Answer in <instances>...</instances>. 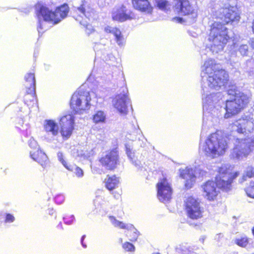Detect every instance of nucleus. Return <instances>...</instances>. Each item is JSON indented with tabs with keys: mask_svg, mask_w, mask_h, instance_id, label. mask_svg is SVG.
Segmentation results:
<instances>
[{
	"mask_svg": "<svg viewBox=\"0 0 254 254\" xmlns=\"http://www.w3.org/2000/svg\"><path fill=\"white\" fill-rule=\"evenodd\" d=\"M194 249L185 245H181L177 248L179 252H182L183 254H197L192 251Z\"/></svg>",
	"mask_w": 254,
	"mask_h": 254,
	"instance_id": "obj_30",
	"label": "nucleus"
},
{
	"mask_svg": "<svg viewBox=\"0 0 254 254\" xmlns=\"http://www.w3.org/2000/svg\"><path fill=\"white\" fill-rule=\"evenodd\" d=\"M104 30L106 33L112 34L115 36V41L119 47H123L125 45V38L119 29L107 25L104 27Z\"/></svg>",
	"mask_w": 254,
	"mask_h": 254,
	"instance_id": "obj_18",
	"label": "nucleus"
},
{
	"mask_svg": "<svg viewBox=\"0 0 254 254\" xmlns=\"http://www.w3.org/2000/svg\"><path fill=\"white\" fill-rule=\"evenodd\" d=\"M201 89L204 118L200 134L199 150L205 156L215 158L225 154L228 149V138L221 130H217L203 138L207 127L215 125L221 116L220 103L223 102L220 92L215 93L228 81V74L212 59L206 60L201 66Z\"/></svg>",
	"mask_w": 254,
	"mask_h": 254,
	"instance_id": "obj_1",
	"label": "nucleus"
},
{
	"mask_svg": "<svg viewBox=\"0 0 254 254\" xmlns=\"http://www.w3.org/2000/svg\"><path fill=\"white\" fill-rule=\"evenodd\" d=\"M254 176V169L252 167H248L247 168L245 174L243 176L244 181L246 180V178H252Z\"/></svg>",
	"mask_w": 254,
	"mask_h": 254,
	"instance_id": "obj_33",
	"label": "nucleus"
},
{
	"mask_svg": "<svg viewBox=\"0 0 254 254\" xmlns=\"http://www.w3.org/2000/svg\"><path fill=\"white\" fill-rule=\"evenodd\" d=\"M157 6L161 10L166 11L170 8V3L167 0H156Z\"/></svg>",
	"mask_w": 254,
	"mask_h": 254,
	"instance_id": "obj_28",
	"label": "nucleus"
},
{
	"mask_svg": "<svg viewBox=\"0 0 254 254\" xmlns=\"http://www.w3.org/2000/svg\"><path fill=\"white\" fill-rule=\"evenodd\" d=\"M85 235H83L82 237H81V244L82 245V247L84 248H87V245L84 244L83 243V241L85 238Z\"/></svg>",
	"mask_w": 254,
	"mask_h": 254,
	"instance_id": "obj_45",
	"label": "nucleus"
},
{
	"mask_svg": "<svg viewBox=\"0 0 254 254\" xmlns=\"http://www.w3.org/2000/svg\"><path fill=\"white\" fill-rule=\"evenodd\" d=\"M175 8L182 15H189L194 20L197 16V8L189 0H176Z\"/></svg>",
	"mask_w": 254,
	"mask_h": 254,
	"instance_id": "obj_13",
	"label": "nucleus"
},
{
	"mask_svg": "<svg viewBox=\"0 0 254 254\" xmlns=\"http://www.w3.org/2000/svg\"><path fill=\"white\" fill-rule=\"evenodd\" d=\"M233 92L232 91H228V94H232V93H231V92Z\"/></svg>",
	"mask_w": 254,
	"mask_h": 254,
	"instance_id": "obj_48",
	"label": "nucleus"
},
{
	"mask_svg": "<svg viewBox=\"0 0 254 254\" xmlns=\"http://www.w3.org/2000/svg\"><path fill=\"white\" fill-rule=\"evenodd\" d=\"M25 87L27 89V92L29 94L35 93V78L34 73H28L25 76Z\"/></svg>",
	"mask_w": 254,
	"mask_h": 254,
	"instance_id": "obj_21",
	"label": "nucleus"
},
{
	"mask_svg": "<svg viewBox=\"0 0 254 254\" xmlns=\"http://www.w3.org/2000/svg\"><path fill=\"white\" fill-rule=\"evenodd\" d=\"M227 28L224 24L217 20L211 25L208 48L213 55L222 52L229 39Z\"/></svg>",
	"mask_w": 254,
	"mask_h": 254,
	"instance_id": "obj_4",
	"label": "nucleus"
},
{
	"mask_svg": "<svg viewBox=\"0 0 254 254\" xmlns=\"http://www.w3.org/2000/svg\"><path fill=\"white\" fill-rule=\"evenodd\" d=\"M74 117L70 114L61 117L60 120L61 133L65 139L68 138L72 134L74 129Z\"/></svg>",
	"mask_w": 254,
	"mask_h": 254,
	"instance_id": "obj_16",
	"label": "nucleus"
},
{
	"mask_svg": "<svg viewBox=\"0 0 254 254\" xmlns=\"http://www.w3.org/2000/svg\"><path fill=\"white\" fill-rule=\"evenodd\" d=\"M80 24L82 25L83 26H84L86 28V32L88 34H90L92 33L93 31H94V29L92 27V26L90 24H89L87 23L86 21L84 22L83 21L80 22Z\"/></svg>",
	"mask_w": 254,
	"mask_h": 254,
	"instance_id": "obj_35",
	"label": "nucleus"
},
{
	"mask_svg": "<svg viewBox=\"0 0 254 254\" xmlns=\"http://www.w3.org/2000/svg\"><path fill=\"white\" fill-rule=\"evenodd\" d=\"M106 115L103 111H98L93 116V121L96 124L104 123L106 120Z\"/></svg>",
	"mask_w": 254,
	"mask_h": 254,
	"instance_id": "obj_27",
	"label": "nucleus"
},
{
	"mask_svg": "<svg viewBox=\"0 0 254 254\" xmlns=\"http://www.w3.org/2000/svg\"><path fill=\"white\" fill-rule=\"evenodd\" d=\"M233 167L229 164H223L218 169V174L216 175L215 181H208L201 187L203 195L209 200H213L217 196L221 189L227 191L231 187L234 179L238 176V173L232 172Z\"/></svg>",
	"mask_w": 254,
	"mask_h": 254,
	"instance_id": "obj_2",
	"label": "nucleus"
},
{
	"mask_svg": "<svg viewBox=\"0 0 254 254\" xmlns=\"http://www.w3.org/2000/svg\"><path fill=\"white\" fill-rule=\"evenodd\" d=\"M85 235H83L82 237H81V244L82 245V247L84 248H87V245L84 244L83 243V241L85 238Z\"/></svg>",
	"mask_w": 254,
	"mask_h": 254,
	"instance_id": "obj_44",
	"label": "nucleus"
},
{
	"mask_svg": "<svg viewBox=\"0 0 254 254\" xmlns=\"http://www.w3.org/2000/svg\"><path fill=\"white\" fill-rule=\"evenodd\" d=\"M90 93L80 88L72 95L70 100V107L75 113L82 114L90 109Z\"/></svg>",
	"mask_w": 254,
	"mask_h": 254,
	"instance_id": "obj_7",
	"label": "nucleus"
},
{
	"mask_svg": "<svg viewBox=\"0 0 254 254\" xmlns=\"http://www.w3.org/2000/svg\"><path fill=\"white\" fill-rule=\"evenodd\" d=\"M49 213L50 215H53L54 213V210L53 209H50L49 211Z\"/></svg>",
	"mask_w": 254,
	"mask_h": 254,
	"instance_id": "obj_47",
	"label": "nucleus"
},
{
	"mask_svg": "<svg viewBox=\"0 0 254 254\" xmlns=\"http://www.w3.org/2000/svg\"><path fill=\"white\" fill-rule=\"evenodd\" d=\"M254 127V119L250 115H244L241 118L235 121L232 125L233 132L243 133L247 130L250 132Z\"/></svg>",
	"mask_w": 254,
	"mask_h": 254,
	"instance_id": "obj_11",
	"label": "nucleus"
},
{
	"mask_svg": "<svg viewBox=\"0 0 254 254\" xmlns=\"http://www.w3.org/2000/svg\"><path fill=\"white\" fill-rule=\"evenodd\" d=\"M66 169L69 171L73 172L78 178H81L83 176V170L76 165H69Z\"/></svg>",
	"mask_w": 254,
	"mask_h": 254,
	"instance_id": "obj_29",
	"label": "nucleus"
},
{
	"mask_svg": "<svg viewBox=\"0 0 254 254\" xmlns=\"http://www.w3.org/2000/svg\"><path fill=\"white\" fill-rule=\"evenodd\" d=\"M77 11L80 13V16L83 17L84 16L89 20L92 18L94 15V12L93 9H85L83 4L81 5L80 6L76 7Z\"/></svg>",
	"mask_w": 254,
	"mask_h": 254,
	"instance_id": "obj_26",
	"label": "nucleus"
},
{
	"mask_svg": "<svg viewBox=\"0 0 254 254\" xmlns=\"http://www.w3.org/2000/svg\"><path fill=\"white\" fill-rule=\"evenodd\" d=\"M29 145L32 150H36L40 149L39 146L37 141L33 138H31L29 141Z\"/></svg>",
	"mask_w": 254,
	"mask_h": 254,
	"instance_id": "obj_38",
	"label": "nucleus"
},
{
	"mask_svg": "<svg viewBox=\"0 0 254 254\" xmlns=\"http://www.w3.org/2000/svg\"><path fill=\"white\" fill-rule=\"evenodd\" d=\"M254 150V138H236L230 156L233 159L242 161L247 158Z\"/></svg>",
	"mask_w": 254,
	"mask_h": 254,
	"instance_id": "obj_5",
	"label": "nucleus"
},
{
	"mask_svg": "<svg viewBox=\"0 0 254 254\" xmlns=\"http://www.w3.org/2000/svg\"><path fill=\"white\" fill-rule=\"evenodd\" d=\"M135 234V236H137V234H136L135 232H134Z\"/></svg>",
	"mask_w": 254,
	"mask_h": 254,
	"instance_id": "obj_50",
	"label": "nucleus"
},
{
	"mask_svg": "<svg viewBox=\"0 0 254 254\" xmlns=\"http://www.w3.org/2000/svg\"><path fill=\"white\" fill-rule=\"evenodd\" d=\"M130 103L127 88L123 86L120 89V93L113 99V106L121 114L125 115L128 112V106Z\"/></svg>",
	"mask_w": 254,
	"mask_h": 254,
	"instance_id": "obj_9",
	"label": "nucleus"
},
{
	"mask_svg": "<svg viewBox=\"0 0 254 254\" xmlns=\"http://www.w3.org/2000/svg\"><path fill=\"white\" fill-rule=\"evenodd\" d=\"M14 220H15V218L12 215H11L9 213L6 214L5 220H4L5 223H10L13 222Z\"/></svg>",
	"mask_w": 254,
	"mask_h": 254,
	"instance_id": "obj_40",
	"label": "nucleus"
},
{
	"mask_svg": "<svg viewBox=\"0 0 254 254\" xmlns=\"http://www.w3.org/2000/svg\"><path fill=\"white\" fill-rule=\"evenodd\" d=\"M64 200V196L62 194H58L55 197V201L58 204H62Z\"/></svg>",
	"mask_w": 254,
	"mask_h": 254,
	"instance_id": "obj_41",
	"label": "nucleus"
},
{
	"mask_svg": "<svg viewBox=\"0 0 254 254\" xmlns=\"http://www.w3.org/2000/svg\"><path fill=\"white\" fill-rule=\"evenodd\" d=\"M251 46L252 48L254 49V40H251V43H250Z\"/></svg>",
	"mask_w": 254,
	"mask_h": 254,
	"instance_id": "obj_46",
	"label": "nucleus"
},
{
	"mask_svg": "<svg viewBox=\"0 0 254 254\" xmlns=\"http://www.w3.org/2000/svg\"><path fill=\"white\" fill-rule=\"evenodd\" d=\"M179 172L180 177L185 180V186L187 189L192 187L196 178L202 177L207 174L203 169V166L201 165L195 166L194 169L188 167L185 169H180Z\"/></svg>",
	"mask_w": 254,
	"mask_h": 254,
	"instance_id": "obj_8",
	"label": "nucleus"
},
{
	"mask_svg": "<svg viewBox=\"0 0 254 254\" xmlns=\"http://www.w3.org/2000/svg\"><path fill=\"white\" fill-rule=\"evenodd\" d=\"M35 9V13L38 21L37 30L39 35L43 33L46 30V22L57 24L66 17L69 11L67 4H64L57 8L55 11L41 4L37 5Z\"/></svg>",
	"mask_w": 254,
	"mask_h": 254,
	"instance_id": "obj_3",
	"label": "nucleus"
},
{
	"mask_svg": "<svg viewBox=\"0 0 254 254\" xmlns=\"http://www.w3.org/2000/svg\"><path fill=\"white\" fill-rule=\"evenodd\" d=\"M102 165L105 169L112 170L120 164L119 153L117 148L108 151L100 160Z\"/></svg>",
	"mask_w": 254,
	"mask_h": 254,
	"instance_id": "obj_15",
	"label": "nucleus"
},
{
	"mask_svg": "<svg viewBox=\"0 0 254 254\" xmlns=\"http://www.w3.org/2000/svg\"><path fill=\"white\" fill-rule=\"evenodd\" d=\"M249 97L245 94L240 91L235 92L234 99L225 101V119L231 118L238 114L249 103Z\"/></svg>",
	"mask_w": 254,
	"mask_h": 254,
	"instance_id": "obj_6",
	"label": "nucleus"
},
{
	"mask_svg": "<svg viewBox=\"0 0 254 254\" xmlns=\"http://www.w3.org/2000/svg\"><path fill=\"white\" fill-rule=\"evenodd\" d=\"M173 21H175V22H176L177 23H182V22L183 21V19L181 17H176L173 18Z\"/></svg>",
	"mask_w": 254,
	"mask_h": 254,
	"instance_id": "obj_42",
	"label": "nucleus"
},
{
	"mask_svg": "<svg viewBox=\"0 0 254 254\" xmlns=\"http://www.w3.org/2000/svg\"><path fill=\"white\" fill-rule=\"evenodd\" d=\"M109 219L112 224V225L115 227H118L121 229H127L128 230H134L136 231V230L134 228L133 225L131 224H126L123 223L122 221H120L116 219V218L113 216H109Z\"/></svg>",
	"mask_w": 254,
	"mask_h": 254,
	"instance_id": "obj_24",
	"label": "nucleus"
},
{
	"mask_svg": "<svg viewBox=\"0 0 254 254\" xmlns=\"http://www.w3.org/2000/svg\"><path fill=\"white\" fill-rule=\"evenodd\" d=\"M31 158L38 162L43 168H45L48 163L46 154L40 149L31 150L30 152Z\"/></svg>",
	"mask_w": 254,
	"mask_h": 254,
	"instance_id": "obj_19",
	"label": "nucleus"
},
{
	"mask_svg": "<svg viewBox=\"0 0 254 254\" xmlns=\"http://www.w3.org/2000/svg\"><path fill=\"white\" fill-rule=\"evenodd\" d=\"M85 235H83L82 237H81V244L82 245V247L84 248H87V245L84 244L83 243V241L85 238Z\"/></svg>",
	"mask_w": 254,
	"mask_h": 254,
	"instance_id": "obj_43",
	"label": "nucleus"
},
{
	"mask_svg": "<svg viewBox=\"0 0 254 254\" xmlns=\"http://www.w3.org/2000/svg\"><path fill=\"white\" fill-rule=\"evenodd\" d=\"M120 183L119 178L116 176H108L105 180V185L107 189L110 190H113L118 187Z\"/></svg>",
	"mask_w": 254,
	"mask_h": 254,
	"instance_id": "obj_25",
	"label": "nucleus"
},
{
	"mask_svg": "<svg viewBox=\"0 0 254 254\" xmlns=\"http://www.w3.org/2000/svg\"><path fill=\"white\" fill-rule=\"evenodd\" d=\"M112 18L114 21L124 22L134 18L133 14L123 5L115 6L111 12Z\"/></svg>",
	"mask_w": 254,
	"mask_h": 254,
	"instance_id": "obj_17",
	"label": "nucleus"
},
{
	"mask_svg": "<svg viewBox=\"0 0 254 254\" xmlns=\"http://www.w3.org/2000/svg\"><path fill=\"white\" fill-rule=\"evenodd\" d=\"M119 240H120V242L121 243H122V242H123V239H122V238H120Z\"/></svg>",
	"mask_w": 254,
	"mask_h": 254,
	"instance_id": "obj_49",
	"label": "nucleus"
},
{
	"mask_svg": "<svg viewBox=\"0 0 254 254\" xmlns=\"http://www.w3.org/2000/svg\"><path fill=\"white\" fill-rule=\"evenodd\" d=\"M156 187L159 200L163 203L170 201L172 198V189L168 180L165 178L161 179Z\"/></svg>",
	"mask_w": 254,
	"mask_h": 254,
	"instance_id": "obj_14",
	"label": "nucleus"
},
{
	"mask_svg": "<svg viewBox=\"0 0 254 254\" xmlns=\"http://www.w3.org/2000/svg\"><path fill=\"white\" fill-rule=\"evenodd\" d=\"M57 156L59 161L61 162L64 166L66 169L69 165H68L66 162L64 160L63 153L61 152H58Z\"/></svg>",
	"mask_w": 254,
	"mask_h": 254,
	"instance_id": "obj_39",
	"label": "nucleus"
},
{
	"mask_svg": "<svg viewBox=\"0 0 254 254\" xmlns=\"http://www.w3.org/2000/svg\"><path fill=\"white\" fill-rule=\"evenodd\" d=\"M44 128L46 132L53 136H56L59 133V127L58 125L53 120H45Z\"/></svg>",
	"mask_w": 254,
	"mask_h": 254,
	"instance_id": "obj_23",
	"label": "nucleus"
},
{
	"mask_svg": "<svg viewBox=\"0 0 254 254\" xmlns=\"http://www.w3.org/2000/svg\"><path fill=\"white\" fill-rule=\"evenodd\" d=\"M63 220L64 223L66 225H71L75 221V217L73 215H71L69 216L64 217Z\"/></svg>",
	"mask_w": 254,
	"mask_h": 254,
	"instance_id": "obj_36",
	"label": "nucleus"
},
{
	"mask_svg": "<svg viewBox=\"0 0 254 254\" xmlns=\"http://www.w3.org/2000/svg\"><path fill=\"white\" fill-rule=\"evenodd\" d=\"M125 146L126 154L130 161L137 169H140L141 168V162L137 159L132 146L128 144H126Z\"/></svg>",
	"mask_w": 254,
	"mask_h": 254,
	"instance_id": "obj_22",
	"label": "nucleus"
},
{
	"mask_svg": "<svg viewBox=\"0 0 254 254\" xmlns=\"http://www.w3.org/2000/svg\"><path fill=\"white\" fill-rule=\"evenodd\" d=\"M245 191L248 196L254 198V182L250 183L249 186L245 189Z\"/></svg>",
	"mask_w": 254,
	"mask_h": 254,
	"instance_id": "obj_31",
	"label": "nucleus"
},
{
	"mask_svg": "<svg viewBox=\"0 0 254 254\" xmlns=\"http://www.w3.org/2000/svg\"><path fill=\"white\" fill-rule=\"evenodd\" d=\"M133 7L139 11L151 13L152 11L151 6L148 0H132Z\"/></svg>",
	"mask_w": 254,
	"mask_h": 254,
	"instance_id": "obj_20",
	"label": "nucleus"
},
{
	"mask_svg": "<svg viewBox=\"0 0 254 254\" xmlns=\"http://www.w3.org/2000/svg\"><path fill=\"white\" fill-rule=\"evenodd\" d=\"M248 46L246 44H242L240 46L239 51L242 56H246L248 53Z\"/></svg>",
	"mask_w": 254,
	"mask_h": 254,
	"instance_id": "obj_37",
	"label": "nucleus"
},
{
	"mask_svg": "<svg viewBox=\"0 0 254 254\" xmlns=\"http://www.w3.org/2000/svg\"><path fill=\"white\" fill-rule=\"evenodd\" d=\"M123 248L127 252H133L135 251V247L129 242H126L123 244Z\"/></svg>",
	"mask_w": 254,
	"mask_h": 254,
	"instance_id": "obj_34",
	"label": "nucleus"
},
{
	"mask_svg": "<svg viewBox=\"0 0 254 254\" xmlns=\"http://www.w3.org/2000/svg\"><path fill=\"white\" fill-rule=\"evenodd\" d=\"M185 209L188 216L191 219L197 220L202 217L204 209L200 206L198 200L193 197L187 198Z\"/></svg>",
	"mask_w": 254,
	"mask_h": 254,
	"instance_id": "obj_10",
	"label": "nucleus"
},
{
	"mask_svg": "<svg viewBox=\"0 0 254 254\" xmlns=\"http://www.w3.org/2000/svg\"><path fill=\"white\" fill-rule=\"evenodd\" d=\"M235 243L239 246L245 247L248 243V239L246 237H242L240 238H237L235 240Z\"/></svg>",
	"mask_w": 254,
	"mask_h": 254,
	"instance_id": "obj_32",
	"label": "nucleus"
},
{
	"mask_svg": "<svg viewBox=\"0 0 254 254\" xmlns=\"http://www.w3.org/2000/svg\"><path fill=\"white\" fill-rule=\"evenodd\" d=\"M235 9L236 8L233 7L231 8L227 7L220 8L216 12L217 20L220 21L225 25L230 22L238 21L240 17Z\"/></svg>",
	"mask_w": 254,
	"mask_h": 254,
	"instance_id": "obj_12",
	"label": "nucleus"
}]
</instances>
